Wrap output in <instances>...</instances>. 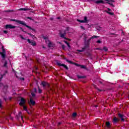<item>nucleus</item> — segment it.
<instances>
[{
	"instance_id": "1",
	"label": "nucleus",
	"mask_w": 129,
	"mask_h": 129,
	"mask_svg": "<svg viewBox=\"0 0 129 129\" xmlns=\"http://www.w3.org/2000/svg\"><path fill=\"white\" fill-rule=\"evenodd\" d=\"M43 38L44 40H45V43L46 44H47V45H48V47H52V42H51V41H50V40H49V39H48V37L47 36H43Z\"/></svg>"
},
{
	"instance_id": "2",
	"label": "nucleus",
	"mask_w": 129,
	"mask_h": 129,
	"mask_svg": "<svg viewBox=\"0 0 129 129\" xmlns=\"http://www.w3.org/2000/svg\"><path fill=\"white\" fill-rule=\"evenodd\" d=\"M86 2H94L95 4H103V1L99 0L97 1H95L94 0H86Z\"/></svg>"
},
{
	"instance_id": "3",
	"label": "nucleus",
	"mask_w": 129,
	"mask_h": 129,
	"mask_svg": "<svg viewBox=\"0 0 129 129\" xmlns=\"http://www.w3.org/2000/svg\"><path fill=\"white\" fill-rule=\"evenodd\" d=\"M25 103H26V100H25L24 98H21L20 102L19 103L20 105H25Z\"/></svg>"
},
{
	"instance_id": "4",
	"label": "nucleus",
	"mask_w": 129,
	"mask_h": 129,
	"mask_svg": "<svg viewBox=\"0 0 129 129\" xmlns=\"http://www.w3.org/2000/svg\"><path fill=\"white\" fill-rule=\"evenodd\" d=\"M6 29H15L16 28V26H14L12 25H6L5 26Z\"/></svg>"
},
{
	"instance_id": "5",
	"label": "nucleus",
	"mask_w": 129,
	"mask_h": 129,
	"mask_svg": "<svg viewBox=\"0 0 129 129\" xmlns=\"http://www.w3.org/2000/svg\"><path fill=\"white\" fill-rule=\"evenodd\" d=\"M78 22L80 23H87V17H85L84 20H77Z\"/></svg>"
},
{
	"instance_id": "6",
	"label": "nucleus",
	"mask_w": 129,
	"mask_h": 129,
	"mask_svg": "<svg viewBox=\"0 0 129 129\" xmlns=\"http://www.w3.org/2000/svg\"><path fill=\"white\" fill-rule=\"evenodd\" d=\"M57 65H58V66H62V67H64V68H65L66 69H68V67H67V66L65 65L64 64L61 63L60 62H57Z\"/></svg>"
},
{
	"instance_id": "7",
	"label": "nucleus",
	"mask_w": 129,
	"mask_h": 129,
	"mask_svg": "<svg viewBox=\"0 0 129 129\" xmlns=\"http://www.w3.org/2000/svg\"><path fill=\"white\" fill-rule=\"evenodd\" d=\"M41 85L43 86V87H46V86H47V87H50V85L48 83L45 82H43L41 83Z\"/></svg>"
},
{
	"instance_id": "8",
	"label": "nucleus",
	"mask_w": 129,
	"mask_h": 129,
	"mask_svg": "<svg viewBox=\"0 0 129 129\" xmlns=\"http://www.w3.org/2000/svg\"><path fill=\"white\" fill-rule=\"evenodd\" d=\"M27 41L28 42L31 44L32 46H36V45H37V44L36 43V42L34 41H31L30 39H28Z\"/></svg>"
},
{
	"instance_id": "9",
	"label": "nucleus",
	"mask_w": 129,
	"mask_h": 129,
	"mask_svg": "<svg viewBox=\"0 0 129 129\" xmlns=\"http://www.w3.org/2000/svg\"><path fill=\"white\" fill-rule=\"evenodd\" d=\"M36 104V102L35 101L33 100V99H30V101L29 102V105H35Z\"/></svg>"
},
{
	"instance_id": "10",
	"label": "nucleus",
	"mask_w": 129,
	"mask_h": 129,
	"mask_svg": "<svg viewBox=\"0 0 129 129\" xmlns=\"http://www.w3.org/2000/svg\"><path fill=\"white\" fill-rule=\"evenodd\" d=\"M119 117H120L121 120L122 121H124V116L123 114H121L120 113L118 114Z\"/></svg>"
},
{
	"instance_id": "11",
	"label": "nucleus",
	"mask_w": 129,
	"mask_h": 129,
	"mask_svg": "<svg viewBox=\"0 0 129 129\" xmlns=\"http://www.w3.org/2000/svg\"><path fill=\"white\" fill-rule=\"evenodd\" d=\"M13 21H16L17 23H19V24H21V25H26V23H24L23 21H21L20 20H13Z\"/></svg>"
},
{
	"instance_id": "12",
	"label": "nucleus",
	"mask_w": 129,
	"mask_h": 129,
	"mask_svg": "<svg viewBox=\"0 0 129 129\" xmlns=\"http://www.w3.org/2000/svg\"><path fill=\"white\" fill-rule=\"evenodd\" d=\"M2 49L3 50V52H0V54H1V55H2V58L5 59V57H6V54H4V53H5V49H4V47H2Z\"/></svg>"
},
{
	"instance_id": "13",
	"label": "nucleus",
	"mask_w": 129,
	"mask_h": 129,
	"mask_svg": "<svg viewBox=\"0 0 129 129\" xmlns=\"http://www.w3.org/2000/svg\"><path fill=\"white\" fill-rule=\"evenodd\" d=\"M106 125L107 127L109 128V127H110V123L109 122H106Z\"/></svg>"
},
{
	"instance_id": "14",
	"label": "nucleus",
	"mask_w": 129,
	"mask_h": 129,
	"mask_svg": "<svg viewBox=\"0 0 129 129\" xmlns=\"http://www.w3.org/2000/svg\"><path fill=\"white\" fill-rule=\"evenodd\" d=\"M107 14H109V15H110V16H113L114 15V13L108 11H106Z\"/></svg>"
},
{
	"instance_id": "15",
	"label": "nucleus",
	"mask_w": 129,
	"mask_h": 129,
	"mask_svg": "<svg viewBox=\"0 0 129 129\" xmlns=\"http://www.w3.org/2000/svg\"><path fill=\"white\" fill-rule=\"evenodd\" d=\"M65 35H66V33H64V34H60V37L61 38H63L64 39H66V38L65 37Z\"/></svg>"
},
{
	"instance_id": "16",
	"label": "nucleus",
	"mask_w": 129,
	"mask_h": 129,
	"mask_svg": "<svg viewBox=\"0 0 129 129\" xmlns=\"http://www.w3.org/2000/svg\"><path fill=\"white\" fill-rule=\"evenodd\" d=\"M19 11H24L25 12H26V11H28V9L21 8V9H19Z\"/></svg>"
},
{
	"instance_id": "17",
	"label": "nucleus",
	"mask_w": 129,
	"mask_h": 129,
	"mask_svg": "<svg viewBox=\"0 0 129 129\" xmlns=\"http://www.w3.org/2000/svg\"><path fill=\"white\" fill-rule=\"evenodd\" d=\"M64 42L66 44H67V46H68V47L69 48H70V44H69V43H68V42L66 41H64Z\"/></svg>"
},
{
	"instance_id": "18",
	"label": "nucleus",
	"mask_w": 129,
	"mask_h": 129,
	"mask_svg": "<svg viewBox=\"0 0 129 129\" xmlns=\"http://www.w3.org/2000/svg\"><path fill=\"white\" fill-rule=\"evenodd\" d=\"M23 108L24 109V110H25L26 111H27V112L28 113H30V112H29V111H28V109L27 108V107H26V106H23Z\"/></svg>"
},
{
	"instance_id": "19",
	"label": "nucleus",
	"mask_w": 129,
	"mask_h": 129,
	"mask_svg": "<svg viewBox=\"0 0 129 129\" xmlns=\"http://www.w3.org/2000/svg\"><path fill=\"white\" fill-rule=\"evenodd\" d=\"M117 121V118L116 117H114L113 120V122H116Z\"/></svg>"
},
{
	"instance_id": "20",
	"label": "nucleus",
	"mask_w": 129,
	"mask_h": 129,
	"mask_svg": "<svg viewBox=\"0 0 129 129\" xmlns=\"http://www.w3.org/2000/svg\"><path fill=\"white\" fill-rule=\"evenodd\" d=\"M38 92L39 93H42V90L40 89V87H38Z\"/></svg>"
},
{
	"instance_id": "21",
	"label": "nucleus",
	"mask_w": 129,
	"mask_h": 129,
	"mask_svg": "<svg viewBox=\"0 0 129 129\" xmlns=\"http://www.w3.org/2000/svg\"><path fill=\"white\" fill-rule=\"evenodd\" d=\"M19 116H20V117H21V119L23 120V116H22V113H21V112L19 113Z\"/></svg>"
},
{
	"instance_id": "22",
	"label": "nucleus",
	"mask_w": 129,
	"mask_h": 129,
	"mask_svg": "<svg viewBox=\"0 0 129 129\" xmlns=\"http://www.w3.org/2000/svg\"><path fill=\"white\" fill-rule=\"evenodd\" d=\"M77 66H80L81 68H82V69H85V66H80V65H78V64H77Z\"/></svg>"
},
{
	"instance_id": "23",
	"label": "nucleus",
	"mask_w": 129,
	"mask_h": 129,
	"mask_svg": "<svg viewBox=\"0 0 129 129\" xmlns=\"http://www.w3.org/2000/svg\"><path fill=\"white\" fill-rule=\"evenodd\" d=\"M67 62H68V63H70V64H72V61L69 60L68 59H66Z\"/></svg>"
},
{
	"instance_id": "24",
	"label": "nucleus",
	"mask_w": 129,
	"mask_h": 129,
	"mask_svg": "<svg viewBox=\"0 0 129 129\" xmlns=\"http://www.w3.org/2000/svg\"><path fill=\"white\" fill-rule=\"evenodd\" d=\"M8 64V62L7 61H5V63H4V67H7V64Z\"/></svg>"
},
{
	"instance_id": "25",
	"label": "nucleus",
	"mask_w": 129,
	"mask_h": 129,
	"mask_svg": "<svg viewBox=\"0 0 129 129\" xmlns=\"http://www.w3.org/2000/svg\"><path fill=\"white\" fill-rule=\"evenodd\" d=\"M77 113H73V116H74V117H75V116H76V115H77Z\"/></svg>"
},
{
	"instance_id": "26",
	"label": "nucleus",
	"mask_w": 129,
	"mask_h": 129,
	"mask_svg": "<svg viewBox=\"0 0 129 129\" xmlns=\"http://www.w3.org/2000/svg\"><path fill=\"white\" fill-rule=\"evenodd\" d=\"M97 37H98V36L94 35V36H92V37L91 38V39H93V38H97Z\"/></svg>"
},
{
	"instance_id": "27",
	"label": "nucleus",
	"mask_w": 129,
	"mask_h": 129,
	"mask_svg": "<svg viewBox=\"0 0 129 129\" xmlns=\"http://www.w3.org/2000/svg\"><path fill=\"white\" fill-rule=\"evenodd\" d=\"M78 78H79L80 79H81V78H83V77L81 76H78Z\"/></svg>"
},
{
	"instance_id": "28",
	"label": "nucleus",
	"mask_w": 129,
	"mask_h": 129,
	"mask_svg": "<svg viewBox=\"0 0 129 129\" xmlns=\"http://www.w3.org/2000/svg\"><path fill=\"white\" fill-rule=\"evenodd\" d=\"M2 79H3V75H1L0 74V81H1V80H2ZM1 84L0 83V85H1Z\"/></svg>"
},
{
	"instance_id": "29",
	"label": "nucleus",
	"mask_w": 129,
	"mask_h": 129,
	"mask_svg": "<svg viewBox=\"0 0 129 129\" xmlns=\"http://www.w3.org/2000/svg\"><path fill=\"white\" fill-rule=\"evenodd\" d=\"M4 33L5 34H8V31H7V30H4Z\"/></svg>"
},
{
	"instance_id": "30",
	"label": "nucleus",
	"mask_w": 129,
	"mask_h": 129,
	"mask_svg": "<svg viewBox=\"0 0 129 129\" xmlns=\"http://www.w3.org/2000/svg\"><path fill=\"white\" fill-rule=\"evenodd\" d=\"M97 43H98V44H100V43H101V41L100 40H98L97 41Z\"/></svg>"
},
{
	"instance_id": "31",
	"label": "nucleus",
	"mask_w": 129,
	"mask_h": 129,
	"mask_svg": "<svg viewBox=\"0 0 129 129\" xmlns=\"http://www.w3.org/2000/svg\"><path fill=\"white\" fill-rule=\"evenodd\" d=\"M31 94H32L33 97H35V95L34 93H32Z\"/></svg>"
},
{
	"instance_id": "32",
	"label": "nucleus",
	"mask_w": 129,
	"mask_h": 129,
	"mask_svg": "<svg viewBox=\"0 0 129 129\" xmlns=\"http://www.w3.org/2000/svg\"><path fill=\"white\" fill-rule=\"evenodd\" d=\"M103 49H104V50L105 51H107V48H106V47H104Z\"/></svg>"
},
{
	"instance_id": "33",
	"label": "nucleus",
	"mask_w": 129,
	"mask_h": 129,
	"mask_svg": "<svg viewBox=\"0 0 129 129\" xmlns=\"http://www.w3.org/2000/svg\"><path fill=\"white\" fill-rule=\"evenodd\" d=\"M2 100H0V107H2Z\"/></svg>"
},
{
	"instance_id": "34",
	"label": "nucleus",
	"mask_w": 129,
	"mask_h": 129,
	"mask_svg": "<svg viewBox=\"0 0 129 129\" xmlns=\"http://www.w3.org/2000/svg\"><path fill=\"white\" fill-rule=\"evenodd\" d=\"M21 39H22L23 40H25V38H24V37H23L22 36H20Z\"/></svg>"
},
{
	"instance_id": "35",
	"label": "nucleus",
	"mask_w": 129,
	"mask_h": 129,
	"mask_svg": "<svg viewBox=\"0 0 129 129\" xmlns=\"http://www.w3.org/2000/svg\"><path fill=\"white\" fill-rule=\"evenodd\" d=\"M78 52H82V50H77Z\"/></svg>"
},
{
	"instance_id": "36",
	"label": "nucleus",
	"mask_w": 129,
	"mask_h": 129,
	"mask_svg": "<svg viewBox=\"0 0 129 129\" xmlns=\"http://www.w3.org/2000/svg\"><path fill=\"white\" fill-rule=\"evenodd\" d=\"M34 92H37V89L36 88L34 89Z\"/></svg>"
},
{
	"instance_id": "37",
	"label": "nucleus",
	"mask_w": 129,
	"mask_h": 129,
	"mask_svg": "<svg viewBox=\"0 0 129 129\" xmlns=\"http://www.w3.org/2000/svg\"><path fill=\"white\" fill-rule=\"evenodd\" d=\"M107 10H108V11H109V12H110V11H111V10L109 8H107Z\"/></svg>"
},
{
	"instance_id": "38",
	"label": "nucleus",
	"mask_w": 129,
	"mask_h": 129,
	"mask_svg": "<svg viewBox=\"0 0 129 129\" xmlns=\"http://www.w3.org/2000/svg\"><path fill=\"white\" fill-rule=\"evenodd\" d=\"M81 28L83 30H84V27H83V26H81Z\"/></svg>"
},
{
	"instance_id": "39",
	"label": "nucleus",
	"mask_w": 129,
	"mask_h": 129,
	"mask_svg": "<svg viewBox=\"0 0 129 129\" xmlns=\"http://www.w3.org/2000/svg\"><path fill=\"white\" fill-rule=\"evenodd\" d=\"M21 80H25V79H24L23 78H21Z\"/></svg>"
},
{
	"instance_id": "40",
	"label": "nucleus",
	"mask_w": 129,
	"mask_h": 129,
	"mask_svg": "<svg viewBox=\"0 0 129 129\" xmlns=\"http://www.w3.org/2000/svg\"><path fill=\"white\" fill-rule=\"evenodd\" d=\"M50 20L52 21V20H54L53 18H50Z\"/></svg>"
},
{
	"instance_id": "41",
	"label": "nucleus",
	"mask_w": 129,
	"mask_h": 129,
	"mask_svg": "<svg viewBox=\"0 0 129 129\" xmlns=\"http://www.w3.org/2000/svg\"><path fill=\"white\" fill-rule=\"evenodd\" d=\"M64 48H65V46L62 45V48H63V49H64Z\"/></svg>"
},
{
	"instance_id": "42",
	"label": "nucleus",
	"mask_w": 129,
	"mask_h": 129,
	"mask_svg": "<svg viewBox=\"0 0 129 129\" xmlns=\"http://www.w3.org/2000/svg\"><path fill=\"white\" fill-rule=\"evenodd\" d=\"M26 27H27V28H30V27L28 26H26Z\"/></svg>"
},
{
	"instance_id": "43",
	"label": "nucleus",
	"mask_w": 129,
	"mask_h": 129,
	"mask_svg": "<svg viewBox=\"0 0 129 129\" xmlns=\"http://www.w3.org/2000/svg\"><path fill=\"white\" fill-rule=\"evenodd\" d=\"M57 19H60V17H58Z\"/></svg>"
},
{
	"instance_id": "44",
	"label": "nucleus",
	"mask_w": 129,
	"mask_h": 129,
	"mask_svg": "<svg viewBox=\"0 0 129 129\" xmlns=\"http://www.w3.org/2000/svg\"><path fill=\"white\" fill-rule=\"evenodd\" d=\"M5 99V100H7V99Z\"/></svg>"
}]
</instances>
